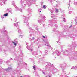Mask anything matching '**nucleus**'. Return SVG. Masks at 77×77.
I'll return each instance as SVG.
<instances>
[{"instance_id":"nucleus-1","label":"nucleus","mask_w":77,"mask_h":77,"mask_svg":"<svg viewBox=\"0 0 77 77\" xmlns=\"http://www.w3.org/2000/svg\"><path fill=\"white\" fill-rule=\"evenodd\" d=\"M4 16H5V17H7V16H8V13H6L5 14H4Z\"/></svg>"},{"instance_id":"nucleus-2","label":"nucleus","mask_w":77,"mask_h":77,"mask_svg":"<svg viewBox=\"0 0 77 77\" xmlns=\"http://www.w3.org/2000/svg\"><path fill=\"white\" fill-rule=\"evenodd\" d=\"M56 11V12H58V10L56 8L55 9Z\"/></svg>"},{"instance_id":"nucleus-3","label":"nucleus","mask_w":77,"mask_h":77,"mask_svg":"<svg viewBox=\"0 0 77 77\" xmlns=\"http://www.w3.org/2000/svg\"><path fill=\"white\" fill-rule=\"evenodd\" d=\"M9 68H8L7 69L6 71H9Z\"/></svg>"},{"instance_id":"nucleus-4","label":"nucleus","mask_w":77,"mask_h":77,"mask_svg":"<svg viewBox=\"0 0 77 77\" xmlns=\"http://www.w3.org/2000/svg\"><path fill=\"white\" fill-rule=\"evenodd\" d=\"M43 8H44L45 9H46V7H45V5H44L43 6Z\"/></svg>"},{"instance_id":"nucleus-5","label":"nucleus","mask_w":77,"mask_h":77,"mask_svg":"<svg viewBox=\"0 0 77 77\" xmlns=\"http://www.w3.org/2000/svg\"><path fill=\"white\" fill-rule=\"evenodd\" d=\"M13 43L15 45V46H16V43H15V42H13Z\"/></svg>"},{"instance_id":"nucleus-6","label":"nucleus","mask_w":77,"mask_h":77,"mask_svg":"<svg viewBox=\"0 0 77 77\" xmlns=\"http://www.w3.org/2000/svg\"><path fill=\"white\" fill-rule=\"evenodd\" d=\"M63 21L64 22H66V20H63Z\"/></svg>"},{"instance_id":"nucleus-7","label":"nucleus","mask_w":77,"mask_h":77,"mask_svg":"<svg viewBox=\"0 0 77 77\" xmlns=\"http://www.w3.org/2000/svg\"><path fill=\"white\" fill-rule=\"evenodd\" d=\"M33 68H34V69L35 68V66H33Z\"/></svg>"},{"instance_id":"nucleus-8","label":"nucleus","mask_w":77,"mask_h":77,"mask_svg":"<svg viewBox=\"0 0 77 77\" xmlns=\"http://www.w3.org/2000/svg\"><path fill=\"white\" fill-rule=\"evenodd\" d=\"M65 17H64L63 19V20H65Z\"/></svg>"},{"instance_id":"nucleus-9","label":"nucleus","mask_w":77,"mask_h":77,"mask_svg":"<svg viewBox=\"0 0 77 77\" xmlns=\"http://www.w3.org/2000/svg\"><path fill=\"white\" fill-rule=\"evenodd\" d=\"M43 38H45V36H43Z\"/></svg>"},{"instance_id":"nucleus-10","label":"nucleus","mask_w":77,"mask_h":77,"mask_svg":"<svg viewBox=\"0 0 77 77\" xmlns=\"http://www.w3.org/2000/svg\"><path fill=\"white\" fill-rule=\"evenodd\" d=\"M40 12H41V11H40Z\"/></svg>"},{"instance_id":"nucleus-11","label":"nucleus","mask_w":77,"mask_h":77,"mask_svg":"<svg viewBox=\"0 0 77 77\" xmlns=\"http://www.w3.org/2000/svg\"><path fill=\"white\" fill-rule=\"evenodd\" d=\"M20 77H23V76H21Z\"/></svg>"}]
</instances>
